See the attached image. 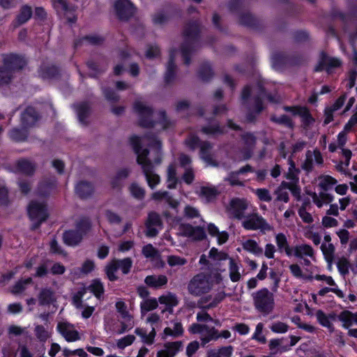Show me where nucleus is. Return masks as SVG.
Masks as SVG:
<instances>
[{"label":"nucleus","instance_id":"47","mask_svg":"<svg viewBox=\"0 0 357 357\" xmlns=\"http://www.w3.org/2000/svg\"><path fill=\"white\" fill-rule=\"evenodd\" d=\"M315 316L321 325L328 328L331 333L334 331V327L331 323L329 317L322 310H317L316 312Z\"/></svg>","mask_w":357,"mask_h":357},{"label":"nucleus","instance_id":"8","mask_svg":"<svg viewBox=\"0 0 357 357\" xmlns=\"http://www.w3.org/2000/svg\"><path fill=\"white\" fill-rule=\"evenodd\" d=\"M243 227L248 230L270 231L271 226L257 213H253L248 215L242 223Z\"/></svg>","mask_w":357,"mask_h":357},{"label":"nucleus","instance_id":"20","mask_svg":"<svg viewBox=\"0 0 357 357\" xmlns=\"http://www.w3.org/2000/svg\"><path fill=\"white\" fill-rule=\"evenodd\" d=\"M231 337V333L225 330L219 333V331L215 328L211 327L209 331V335H202L200 337L201 345L204 347L208 343L211 341H215L218 340L220 337H222L225 339H228Z\"/></svg>","mask_w":357,"mask_h":357},{"label":"nucleus","instance_id":"21","mask_svg":"<svg viewBox=\"0 0 357 357\" xmlns=\"http://www.w3.org/2000/svg\"><path fill=\"white\" fill-rule=\"evenodd\" d=\"M54 8L59 13H63L68 19V21L71 23H75L77 21V17L74 15L73 16H68V13L75 12V8L69 6L66 0H52Z\"/></svg>","mask_w":357,"mask_h":357},{"label":"nucleus","instance_id":"1","mask_svg":"<svg viewBox=\"0 0 357 357\" xmlns=\"http://www.w3.org/2000/svg\"><path fill=\"white\" fill-rule=\"evenodd\" d=\"M147 139L148 145L151 151L142 149V139L138 136H132L130 139V144L137 154V162L141 166L149 186L153 189L160 181L158 174L153 171V164L159 165L162 161L161 142L155 136H146L143 140Z\"/></svg>","mask_w":357,"mask_h":357},{"label":"nucleus","instance_id":"62","mask_svg":"<svg viewBox=\"0 0 357 357\" xmlns=\"http://www.w3.org/2000/svg\"><path fill=\"white\" fill-rule=\"evenodd\" d=\"M142 254L146 258H155L158 256L159 253L156 248H155L151 244H148L143 247Z\"/></svg>","mask_w":357,"mask_h":357},{"label":"nucleus","instance_id":"37","mask_svg":"<svg viewBox=\"0 0 357 357\" xmlns=\"http://www.w3.org/2000/svg\"><path fill=\"white\" fill-rule=\"evenodd\" d=\"M32 283L31 278L26 279H21L18 280L11 288L10 293L14 295H17L22 293L26 289L27 286Z\"/></svg>","mask_w":357,"mask_h":357},{"label":"nucleus","instance_id":"64","mask_svg":"<svg viewBox=\"0 0 357 357\" xmlns=\"http://www.w3.org/2000/svg\"><path fill=\"white\" fill-rule=\"evenodd\" d=\"M89 288L90 289L91 291L93 292L94 295L98 298L100 297L104 291L102 283L98 280H93Z\"/></svg>","mask_w":357,"mask_h":357},{"label":"nucleus","instance_id":"16","mask_svg":"<svg viewBox=\"0 0 357 357\" xmlns=\"http://www.w3.org/2000/svg\"><path fill=\"white\" fill-rule=\"evenodd\" d=\"M314 162L317 165L323 164L324 159L321 153L317 149L307 151L305 153V159L302 164V168L307 172H312Z\"/></svg>","mask_w":357,"mask_h":357},{"label":"nucleus","instance_id":"60","mask_svg":"<svg viewBox=\"0 0 357 357\" xmlns=\"http://www.w3.org/2000/svg\"><path fill=\"white\" fill-rule=\"evenodd\" d=\"M259 94L255 100V109L257 114L261 113L264 107L262 106L261 98L265 96L264 90L261 85H259Z\"/></svg>","mask_w":357,"mask_h":357},{"label":"nucleus","instance_id":"12","mask_svg":"<svg viewBox=\"0 0 357 357\" xmlns=\"http://www.w3.org/2000/svg\"><path fill=\"white\" fill-rule=\"evenodd\" d=\"M146 235L149 237H154L158 234V228H161L162 225V220L158 213L152 211L148 215L146 221Z\"/></svg>","mask_w":357,"mask_h":357},{"label":"nucleus","instance_id":"4","mask_svg":"<svg viewBox=\"0 0 357 357\" xmlns=\"http://www.w3.org/2000/svg\"><path fill=\"white\" fill-rule=\"evenodd\" d=\"M29 219L33 222L31 229L35 230L48 218L49 214L46 204L43 202L32 200L27 206Z\"/></svg>","mask_w":357,"mask_h":357},{"label":"nucleus","instance_id":"6","mask_svg":"<svg viewBox=\"0 0 357 357\" xmlns=\"http://www.w3.org/2000/svg\"><path fill=\"white\" fill-rule=\"evenodd\" d=\"M133 109L139 116V124L142 127L151 128L154 125L151 119L153 114L152 108L141 100H136L133 105Z\"/></svg>","mask_w":357,"mask_h":357},{"label":"nucleus","instance_id":"22","mask_svg":"<svg viewBox=\"0 0 357 357\" xmlns=\"http://www.w3.org/2000/svg\"><path fill=\"white\" fill-rule=\"evenodd\" d=\"M220 193L218 189L214 186H202L197 192L199 197L206 203L214 202Z\"/></svg>","mask_w":357,"mask_h":357},{"label":"nucleus","instance_id":"32","mask_svg":"<svg viewBox=\"0 0 357 357\" xmlns=\"http://www.w3.org/2000/svg\"><path fill=\"white\" fill-rule=\"evenodd\" d=\"M238 20L240 24L250 27L255 26L257 22L255 17L247 10L239 13Z\"/></svg>","mask_w":357,"mask_h":357},{"label":"nucleus","instance_id":"14","mask_svg":"<svg viewBox=\"0 0 357 357\" xmlns=\"http://www.w3.org/2000/svg\"><path fill=\"white\" fill-rule=\"evenodd\" d=\"M114 8L118 17L121 20H127L132 16L134 7L129 0H117Z\"/></svg>","mask_w":357,"mask_h":357},{"label":"nucleus","instance_id":"55","mask_svg":"<svg viewBox=\"0 0 357 357\" xmlns=\"http://www.w3.org/2000/svg\"><path fill=\"white\" fill-rule=\"evenodd\" d=\"M131 195L136 199L142 200L145 196V190L137 183H132L129 188Z\"/></svg>","mask_w":357,"mask_h":357},{"label":"nucleus","instance_id":"46","mask_svg":"<svg viewBox=\"0 0 357 357\" xmlns=\"http://www.w3.org/2000/svg\"><path fill=\"white\" fill-rule=\"evenodd\" d=\"M59 73L57 68L54 66H42L40 70V75L43 79H52L55 77Z\"/></svg>","mask_w":357,"mask_h":357},{"label":"nucleus","instance_id":"7","mask_svg":"<svg viewBox=\"0 0 357 357\" xmlns=\"http://www.w3.org/2000/svg\"><path fill=\"white\" fill-rule=\"evenodd\" d=\"M132 261L130 258L114 259L105 268L107 275L110 281L117 280L115 273L121 270L123 274H128L132 267Z\"/></svg>","mask_w":357,"mask_h":357},{"label":"nucleus","instance_id":"5","mask_svg":"<svg viewBox=\"0 0 357 357\" xmlns=\"http://www.w3.org/2000/svg\"><path fill=\"white\" fill-rule=\"evenodd\" d=\"M211 287L212 285L205 275L197 274L189 282L188 290L191 295L199 296L210 291Z\"/></svg>","mask_w":357,"mask_h":357},{"label":"nucleus","instance_id":"39","mask_svg":"<svg viewBox=\"0 0 357 357\" xmlns=\"http://www.w3.org/2000/svg\"><path fill=\"white\" fill-rule=\"evenodd\" d=\"M158 301L160 304H164L168 307H173L176 306L178 303L176 296L172 292H168L167 294L160 296L158 298Z\"/></svg>","mask_w":357,"mask_h":357},{"label":"nucleus","instance_id":"28","mask_svg":"<svg viewBox=\"0 0 357 357\" xmlns=\"http://www.w3.org/2000/svg\"><path fill=\"white\" fill-rule=\"evenodd\" d=\"M167 278L164 275H153L146 277L144 282L145 283L153 288H160L167 283Z\"/></svg>","mask_w":357,"mask_h":357},{"label":"nucleus","instance_id":"53","mask_svg":"<svg viewBox=\"0 0 357 357\" xmlns=\"http://www.w3.org/2000/svg\"><path fill=\"white\" fill-rule=\"evenodd\" d=\"M213 76V72L211 66L207 63H204L199 71V77L204 82L208 81Z\"/></svg>","mask_w":357,"mask_h":357},{"label":"nucleus","instance_id":"31","mask_svg":"<svg viewBox=\"0 0 357 357\" xmlns=\"http://www.w3.org/2000/svg\"><path fill=\"white\" fill-rule=\"evenodd\" d=\"M294 255L296 257L304 259L305 257H314V252L311 245L301 244L294 247Z\"/></svg>","mask_w":357,"mask_h":357},{"label":"nucleus","instance_id":"19","mask_svg":"<svg viewBox=\"0 0 357 357\" xmlns=\"http://www.w3.org/2000/svg\"><path fill=\"white\" fill-rule=\"evenodd\" d=\"M341 61L335 58L323 54L319 64L315 67V71H321L325 69L328 73H331L334 68L340 67Z\"/></svg>","mask_w":357,"mask_h":357},{"label":"nucleus","instance_id":"54","mask_svg":"<svg viewBox=\"0 0 357 357\" xmlns=\"http://www.w3.org/2000/svg\"><path fill=\"white\" fill-rule=\"evenodd\" d=\"M337 266L340 274L345 275L349 273L351 264L347 258L342 257L338 259Z\"/></svg>","mask_w":357,"mask_h":357},{"label":"nucleus","instance_id":"18","mask_svg":"<svg viewBox=\"0 0 357 357\" xmlns=\"http://www.w3.org/2000/svg\"><path fill=\"white\" fill-rule=\"evenodd\" d=\"M57 329L68 342H75L80 339L79 333L74 328L73 325L69 323H59Z\"/></svg>","mask_w":357,"mask_h":357},{"label":"nucleus","instance_id":"40","mask_svg":"<svg viewBox=\"0 0 357 357\" xmlns=\"http://www.w3.org/2000/svg\"><path fill=\"white\" fill-rule=\"evenodd\" d=\"M91 227V222L90 220L87 218H82L76 222L75 229L81 233L82 236H84L89 231Z\"/></svg>","mask_w":357,"mask_h":357},{"label":"nucleus","instance_id":"13","mask_svg":"<svg viewBox=\"0 0 357 357\" xmlns=\"http://www.w3.org/2000/svg\"><path fill=\"white\" fill-rule=\"evenodd\" d=\"M40 119V116L33 107H27L21 114V126L24 129L33 127Z\"/></svg>","mask_w":357,"mask_h":357},{"label":"nucleus","instance_id":"42","mask_svg":"<svg viewBox=\"0 0 357 357\" xmlns=\"http://www.w3.org/2000/svg\"><path fill=\"white\" fill-rule=\"evenodd\" d=\"M76 108L79 121L82 124L86 125L87 121L86 119L90 113V107L89 105L87 103L82 102L77 105Z\"/></svg>","mask_w":357,"mask_h":357},{"label":"nucleus","instance_id":"48","mask_svg":"<svg viewBox=\"0 0 357 357\" xmlns=\"http://www.w3.org/2000/svg\"><path fill=\"white\" fill-rule=\"evenodd\" d=\"M211 328V327L206 324L194 323L190 326L188 331L192 334H199L205 332L206 334L204 335H209Z\"/></svg>","mask_w":357,"mask_h":357},{"label":"nucleus","instance_id":"45","mask_svg":"<svg viewBox=\"0 0 357 357\" xmlns=\"http://www.w3.org/2000/svg\"><path fill=\"white\" fill-rule=\"evenodd\" d=\"M27 129H24L22 127V129L17 128H13L9 132L10 137L15 142H22L25 140L27 138Z\"/></svg>","mask_w":357,"mask_h":357},{"label":"nucleus","instance_id":"36","mask_svg":"<svg viewBox=\"0 0 357 357\" xmlns=\"http://www.w3.org/2000/svg\"><path fill=\"white\" fill-rule=\"evenodd\" d=\"M174 53L171 52L169 61L167 63V71L165 75V80L167 83H170L175 77V72L176 66L174 64Z\"/></svg>","mask_w":357,"mask_h":357},{"label":"nucleus","instance_id":"50","mask_svg":"<svg viewBox=\"0 0 357 357\" xmlns=\"http://www.w3.org/2000/svg\"><path fill=\"white\" fill-rule=\"evenodd\" d=\"M34 333L40 342H45L50 337V333L42 325H36L34 328Z\"/></svg>","mask_w":357,"mask_h":357},{"label":"nucleus","instance_id":"9","mask_svg":"<svg viewBox=\"0 0 357 357\" xmlns=\"http://www.w3.org/2000/svg\"><path fill=\"white\" fill-rule=\"evenodd\" d=\"M248 206L246 199L233 198L229 202L227 211L231 218L241 220L245 218L244 213Z\"/></svg>","mask_w":357,"mask_h":357},{"label":"nucleus","instance_id":"23","mask_svg":"<svg viewBox=\"0 0 357 357\" xmlns=\"http://www.w3.org/2000/svg\"><path fill=\"white\" fill-rule=\"evenodd\" d=\"M200 157L208 165L212 166H217V162L213 159V155L211 153L213 145L208 142H202L200 144Z\"/></svg>","mask_w":357,"mask_h":357},{"label":"nucleus","instance_id":"61","mask_svg":"<svg viewBox=\"0 0 357 357\" xmlns=\"http://www.w3.org/2000/svg\"><path fill=\"white\" fill-rule=\"evenodd\" d=\"M202 131L206 135L223 134L224 128L220 127L219 125L215 124L203 127L202 128Z\"/></svg>","mask_w":357,"mask_h":357},{"label":"nucleus","instance_id":"35","mask_svg":"<svg viewBox=\"0 0 357 357\" xmlns=\"http://www.w3.org/2000/svg\"><path fill=\"white\" fill-rule=\"evenodd\" d=\"M158 301L155 298H146L140 303L141 314L144 316L148 312L152 311L158 307Z\"/></svg>","mask_w":357,"mask_h":357},{"label":"nucleus","instance_id":"63","mask_svg":"<svg viewBox=\"0 0 357 357\" xmlns=\"http://www.w3.org/2000/svg\"><path fill=\"white\" fill-rule=\"evenodd\" d=\"M167 261L170 266H183L187 263V260L185 258L176 255L168 256Z\"/></svg>","mask_w":357,"mask_h":357},{"label":"nucleus","instance_id":"33","mask_svg":"<svg viewBox=\"0 0 357 357\" xmlns=\"http://www.w3.org/2000/svg\"><path fill=\"white\" fill-rule=\"evenodd\" d=\"M208 231L210 235L217 237L218 242L220 245L226 243L228 240L229 235L227 232H220L218 227L213 224H209L208 225Z\"/></svg>","mask_w":357,"mask_h":357},{"label":"nucleus","instance_id":"15","mask_svg":"<svg viewBox=\"0 0 357 357\" xmlns=\"http://www.w3.org/2000/svg\"><path fill=\"white\" fill-rule=\"evenodd\" d=\"M15 169L25 176H32L37 169V163L29 158H20L15 162Z\"/></svg>","mask_w":357,"mask_h":357},{"label":"nucleus","instance_id":"49","mask_svg":"<svg viewBox=\"0 0 357 357\" xmlns=\"http://www.w3.org/2000/svg\"><path fill=\"white\" fill-rule=\"evenodd\" d=\"M321 250L326 261L329 263L332 262L334 259L335 246L332 243H322Z\"/></svg>","mask_w":357,"mask_h":357},{"label":"nucleus","instance_id":"17","mask_svg":"<svg viewBox=\"0 0 357 357\" xmlns=\"http://www.w3.org/2000/svg\"><path fill=\"white\" fill-rule=\"evenodd\" d=\"M183 348L182 341L168 342L157 352L156 357H174Z\"/></svg>","mask_w":357,"mask_h":357},{"label":"nucleus","instance_id":"24","mask_svg":"<svg viewBox=\"0 0 357 357\" xmlns=\"http://www.w3.org/2000/svg\"><path fill=\"white\" fill-rule=\"evenodd\" d=\"M94 192L93 185L88 182L79 181L75 186V193L81 199H87L90 197Z\"/></svg>","mask_w":357,"mask_h":357},{"label":"nucleus","instance_id":"41","mask_svg":"<svg viewBox=\"0 0 357 357\" xmlns=\"http://www.w3.org/2000/svg\"><path fill=\"white\" fill-rule=\"evenodd\" d=\"M229 278L232 282H238L241 279V274L239 272V266L232 258L229 259Z\"/></svg>","mask_w":357,"mask_h":357},{"label":"nucleus","instance_id":"38","mask_svg":"<svg viewBox=\"0 0 357 357\" xmlns=\"http://www.w3.org/2000/svg\"><path fill=\"white\" fill-rule=\"evenodd\" d=\"M32 16V9L30 6L25 5L23 6L19 14L16 17V22L17 25H21L26 22Z\"/></svg>","mask_w":357,"mask_h":357},{"label":"nucleus","instance_id":"11","mask_svg":"<svg viewBox=\"0 0 357 357\" xmlns=\"http://www.w3.org/2000/svg\"><path fill=\"white\" fill-rule=\"evenodd\" d=\"M178 234L188 237L194 241H201L206 236L205 231L200 227H193L190 224H181L178 228Z\"/></svg>","mask_w":357,"mask_h":357},{"label":"nucleus","instance_id":"56","mask_svg":"<svg viewBox=\"0 0 357 357\" xmlns=\"http://www.w3.org/2000/svg\"><path fill=\"white\" fill-rule=\"evenodd\" d=\"M229 9L238 16L239 13L243 11L245 5L243 0H230L228 4Z\"/></svg>","mask_w":357,"mask_h":357},{"label":"nucleus","instance_id":"2","mask_svg":"<svg viewBox=\"0 0 357 357\" xmlns=\"http://www.w3.org/2000/svg\"><path fill=\"white\" fill-rule=\"evenodd\" d=\"M199 32L197 22H190L185 25L183 29V42L181 47V52L187 66L190 63V56L195 51Z\"/></svg>","mask_w":357,"mask_h":357},{"label":"nucleus","instance_id":"10","mask_svg":"<svg viewBox=\"0 0 357 357\" xmlns=\"http://www.w3.org/2000/svg\"><path fill=\"white\" fill-rule=\"evenodd\" d=\"M26 64V59L20 55L10 54L3 56V66L13 75L17 70L22 69Z\"/></svg>","mask_w":357,"mask_h":357},{"label":"nucleus","instance_id":"43","mask_svg":"<svg viewBox=\"0 0 357 357\" xmlns=\"http://www.w3.org/2000/svg\"><path fill=\"white\" fill-rule=\"evenodd\" d=\"M337 180L328 175L319 177V186L324 191H327L337 183Z\"/></svg>","mask_w":357,"mask_h":357},{"label":"nucleus","instance_id":"25","mask_svg":"<svg viewBox=\"0 0 357 357\" xmlns=\"http://www.w3.org/2000/svg\"><path fill=\"white\" fill-rule=\"evenodd\" d=\"M172 325L171 327H166L163 331L162 339H165L167 336L173 337H178L183 335L184 330L181 321L174 320L171 321Z\"/></svg>","mask_w":357,"mask_h":357},{"label":"nucleus","instance_id":"30","mask_svg":"<svg viewBox=\"0 0 357 357\" xmlns=\"http://www.w3.org/2000/svg\"><path fill=\"white\" fill-rule=\"evenodd\" d=\"M286 181H282L280 185L274 190V204L277 205L279 202L287 203L289 200V193L286 188Z\"/></svg>","mask_w":357,"mask_h":357},{"label":"nucleus","instance_id":"59","mask_svg":"<svg viewBox=\"0 0 357 357\" xmlns=\"http://www.w3.org/2000/svg\"><path fill=\"white\" fill-rule=\"evenodd\" d=\"M270 329L275 333H284L288 331L289 326L282 321H275L271 324Z\"/></svg>","mask_w":357,"mask_h":357},{"label":"nucleus","instance_id":"58","mask_svg":"<svg viewBox=\"0 0 357 357\" xmlns=\"http://www.w3.org/2000/svg\"><path fill=\"white\" fill-rule=\"evenodd\" d=\"M255 195L260 201L270 202L272 200V196L270 191L266 188H258L255 190Z\"/></svg>","mask_w":357,"mask_h":357},{"label":"nucleus","instance_id":"27","mask_svg":"<svg viewBox=\"0 0 357 357\" xmlns=\"http://www.w3.org/2000/svg\"><path fill=\"white\" fill-rule=\"evenodd\" d=\"M39 305H49L56 301L55 292L51 288H43L38 296Z\"/></svg>","mask_w":357,"mask_h":357},{"label":"nucleus","instance_id":"34","mask_svg":"<svg viewBox=\"0 0 357 357\" xmlns=\"http://www.w3.org/2000/svg\"><path fill=\"white\" fill-rule=\"evenodd\" d=\"M243 248L247 252H251L255 255H261L263 250L256 241L252 239H247L242 243Z\"/></svg>","mask_w":357,"mask_h":357},{"label":"nucleus","instance_id":"44","mask_svg":"<svg viewBox=\"0 0 357 357\" xmlns=\"http://www.w3.org/2000/svg\"><path fill=\"white\" fill-rule=\"evenodd\" d=\"M104 215L110 225H119L123 222V218L112 209H106Z\"/></svg>","mask_w":357,"mask_h":357},{"label":"nucleus","instance_id":"29","mask_svg":"<svg viewBox=\"0 0 357 357\" xmlns=\"http://www.w3.org/2000/svg\"><path fill=\"white\" fill-rule=\"evenodd\" d=\"M338 319L342 322L343 327L348 328L354 324L357 325V313H352L349 310H344L337 316Z\"/></svg>","mask_w":357,"mask_h":357},{"label":"nucleus","instance_id":"26","mask_svg":"<svg viewBox=\"0 0 357 357\" xmlns=\"http://www.w3.org/2000/svg\"><path fill=\"white\" fill-rule=\"evenodd\" d=\"M82 234L75 229L66 231L63 234V241L65 244L69 246H76L82 241Z\"/></svg>","mask_w":357,"mask_h":357},{"label":"nucleus","instance_id":"57","mask_svg":"<svg viewBox=\"0 0 357 357\" xmlns=\"http://www.w3.org/2000/svg\"><path fill=\"white\" fill-rule=\"evenodd\" d=\"M13 78V75L10 71L3 66L0 67V86L8 84Z\"/></svg>","mask_w":357,"mask_h":357},{"label":"nucleus","instance_id":"3","mask_svg":"<svg viewBox=\"0 0 357 357\" xmlns=\"http://www.w3.org/2000/svg\"><path fill=\"white\" fill-rule=\"evenodd\" d=\"M252 303L255 309L264 315L271 314L275 308V296L267 288H262L254 291L252 294Z\"/></svg>","mask_w":357,"mask_h":357},{"label":"nucleus","instance_id":"51","mask_svg":"<svg viewBox=\"0 0 357 357\" xmlns=\"http://www.w3.org/2000/svg\"><path fill=\"white\" fill-rule=\"evenodd\" d=\"M271 121L278 123L281 125H284L287 128H294V123L291 121V119L287 115L284 114L280 116H277L276 115L273 114L271 116Z\"/></svg>","mask_w":357,"mask_h":357},{"label":"nucleus","instance_id":"52","mask_svg":"<svg viewBox=\"0 0 357 357\" xmlns=\"http://www.w3.org/2000/svg\"><path fill=\"white\" fill-rule=\"evenodd\" d=\"M169 20V15L164 11H158L152 15V20L155 25H164Z\"/></svg>","mask_w":357,"mask_h":357}]
</instances>
